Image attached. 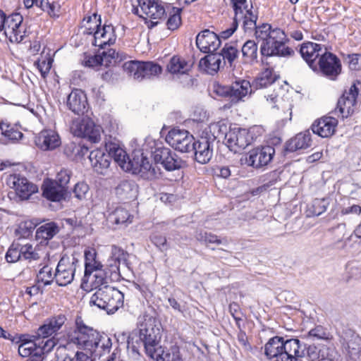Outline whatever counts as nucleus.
Instances as JSON below:
<instances>
[{
  "label": "nucleus",
  "mask_w": 361,
  "mask_h": 361,
  "mask_svg": "<svg viewBox=\"0 0 361 361\" xmlns=\"http://www.w3.org/2000/svg\"><path fill=\"white\" fill-rule=\"evenodd\" d=\"M167 71L172 74H180L185 78L186 82L183 86L191 85L192 84V78L187 72L190 71V67L188 62L178 56H173L171 58L167 64Z\"/></svg>",
  "instance_id": "obj_32"
},
{
  "label": "nucleus",
  "mask_w": 361,
  "mask_h": 361,
  "mask_svg": "<svg viewBox=\"0 0 361 361\" xmlns=\"http://www.w3.org/2000/svg\"><path fill=\"white\" fill-rule=\"evenodd\" d=\"M216 140L214 135L202 136L197 140H194L190 152H192L194 160L200 164H206L210 161L214 153V144Z\"/></svg>",
  "instance_id": "obj_14"
},
{
  "label": "nucleus",
  "mask_w": 361,
  "mask_h": 361,
  "mask_svg": "<svg viewBox=\"0 0 361 361\" xmlns=\"http://www.w3.org/2000/svg\"><path fill=\"white\" fill-rule=\"evenodd\" d=\"M20 242L14 240L6 253V260L8 263H15L21 259L20 253Z\"/></svg>",
  "instance_id": "obj_51"
},
{
  "label": "nucleus",
  "mask_w": 361,
  "mask_h": 361,
  "mask_svg": "<svg viewBox=\"0 0 361 361\" xmlns=\"http://www.w3.org/2000/svg\"><path fill=\"white\" fill-rule=\"evenodd\" d=\"M339 342L346 350L349 356L358 357L361 352V337L352 329L344 326L337 331Z\"/></svg>",
  "instance_id": "obj_17"
},
{
  "label": "nucleus",
  "mask_w": 361,
  "mask_h": 361,
  "mask_svg": "<svg viewBox=\"0 0 361 361\" xmlns=\"http://www.w3.org/2000/svg\"><path fill=\"white\" fill-rule=\"evenodd\" d=\"M124 67L128 73L138 81L157 75L162 71L161 66L152 61H133L126 63Z\"/></svg>",
  "instance_id": "obj_13"
},
{
  "label": "nucleus",
  "mask_w": 361,
  "mask_h": 361,
  "mask_svg": "<svg viewBox=\"0 0 361 361\" xmlns=\"http://www.w3.org/2000/svg\"><path fill=\"white\" fill-rule=\"evenodd\" d=\"M102 128L92 121H83L78 128V135L91 143H97L101 140Z\"/></svg>",
  "instance_id": "obj_30"
},
{
  "label": "nucleus",
  "mask_w": 361,
  "mask_h": 361,
  "mask_svg": "<svg viewBox=\"0 0 361 361\" xmlns=\"http://www.w3.org/2000/svg\"><path fill=\"white\" fill-rule=\"evenodd\" d=\"M250 87V82L246 80L236 81L231 86H224L218 85L214 90V92L221 97H228L232 104H237L247 93Z\"/></svg>",
  "instance_id": "obj_15"
},
{
  "label": "nucleus",
  "mask_w": 361,
  "mask_h": 361,
  "mask_svg": "<svg viewBox=\"0 0 361 361\" xmlns=\"http://www.w3.org/2000/svg\"><path fill=\"white\" fill-rule=\"evenodd\" d=\"M115 192L121 201L134 199L137 194V185L133 180H123L115 188Z\"/></svg>",
  "instance_id": "obj_33"
},
{
  "label": "nucleus",
  "mask_w": 361,
  "mask_h": 361,
  "mask_svg": "<svg viewBox=\"0 0 361 361\" xmlns=\"http://www.w3.org/2000/svg\"><path fill=\"white\" fill-rule=\"evenodd\" d=\"M315 72H319L323 76L331 80H336L342 72V65L340 59L334 53L324 47V51L318 62Z\"/></svg>",
  "instance_id": "obj_10"
},
{
  "label": "nucleus",
  "mask_w": 361,
  "mask_h": 361,
  "mask_svg": "<svg viewBox=\"0 0 361 361\" xmlns=\"http://www.w3.org/2000/svg\"><path fill=\"white\" fill-rule=\"evenodd\" d=\"M129 253L124 250L119 246L116 245H111V258L113 260V263H109L108 265L111 269V266H116L119 269L120 264H123L128 269H131V263L129 262ZM120 272V270H118Z\"/></svg>",
  "instance_id": "obj_38"
},
{
  "label": "nucleus",
  "mask_w": 361,
  "mask_h": 361,
  "mask_svg": "<svg viewBox=\"0 0 361 361\" xmlns=\"http://www.w3.org/2000/svg\"><path fill=\"white\" fill-rule=\"evenodd\" d=\"M199 61V68L207 73L214 75L225 66V61H222L221 55L217 52L207 53Z\"/></svg>",
  "instance_id": "obj_27"
},
{
  "label": "nucleus",
  "mask_w": 361,
  "mask_h": 361,
  "mask_svg": "<svg viewBox=\"0 0 361 361\" xmlns=\"http://www.w3.org/2000/svg\"><path fill=\"white\" fill-rule=\"evenodd\" d=\"M298 338L284 340L283 337L276 336L269 340L264 345V354L268 359L275 357L276 361H298L299 355ZM300 353H303L300 351Z\"/></svg>",
  "instance_id": "obj_2"
},
{
  "label": "nucleus",
  "mask_w": 361,
  "mask_h": 361,
  "mask_svg": "<svg viewBox=\"0 0 361 361\" xmlns=\"http://www.w3.org/2000/svg\"><path fill=\"white\" fill-rule=\"evenodd\" d=\"M111 158H114V161L124 170H126L127 163L128 161V158H130L126 152L122 149L119 148L116 151L113 155H111Z\"/></svg>",
  "instance_id": "obj_58"
},
{
  "label": "nucleus",
  "mask_w": 361,
  "mask_h": 361,
  "mask_svg": "<svg viewBox=\"0 0 361 361\" xmlns=\"http://www.w3.org/2000/svg\"><path fill=\"white\" fill-rule=\"evenodd\" d=\"M346 59L349 68L353 71L361 70V54H348Z\"/></svg>",
  "instance_id": "obj_64"
},
{
  "label": "nucleus",
  "mask_w": 361,
  "mask_h": 361,
  "mask_svg": "<svg viewBox=\"0 0 361 361\" xmlns=\"http://www.w3.org/2000/svg\"><path fill=\"white\" fill-rule=\"evenodd\" d=\"M243 18V28L245 32H251L253 30H255V27H257V20L258 18L257 15H255L252 13L251 10H247L246 14H242L238 16V19Z\"/></svg>",
  "instance_id": "obj_48"
},
{
  "label": "nucleus",
  "mask_w": 361,
  "mask_h": 361,
  "mask_svg": "<svg viewBox=\"0 0 361 361\" xmlns=\"http://www.w3.org/2000/svg\"><path fill=\"white\" fill-rule=\"evenodd\" d=\"M80 267L79 260L74 256L66 255L61 257L58 262L54 274L56 283L59 286H66L74 279L77 268Z\"/></svg>",
  "instance_id": "obj_11"
},
{
  "label": "nucleus",
  "mask_w": 361,
  "mask_h": 361,
  "mask_svg": "<svg viewBox=\"0 0 361 361\" xmlns=\"http://www.w3.org/2000/svg\"><path fill=\"white\" fill-rule=\"evenodd\" d=\"M329 204V200L328 198L314 199L307 210L309 212L308 216L312 215L318 216L321 215L326 211Z\"/></svg>",
  "instance_id": "obj_46"
},
{
  "label": "nucleus",
  "mask_w": 361,
  "mask_h": 361,
  "mask_svg": "<svg viewBox=\"0 0 361 361\" xmlns=\"http://www.w3.org/2000/svg\"><path fill=\"white\" fill-rule=\"evenodd\" d=\"M60 231L58 224L54 221L46 223L37 228L35 239L39 240L40 244H47Z\"/></svg>",
  "instance_id": "obj_35"
},
{
  "label": "nucleus",
  "mask_w": 361,
  "mask_h": 361,
  "mask_svg": "<svg viewBox=\"0 0 361 361\" xmlns=\"http://www.w3.org/2000/svg\"><path fill=\"white\" fill-rule=\"evenodd\" d=\"M37 147L43 151H51L61 145L59 134L52 130H43L35 140Z\"/></svg>",
  "instance_id": "obj_26"
},
{
  "label": "nucleus",
  "mask_w": 361,
  "mask_h": 361,
  "mask_svg": "<svg viewBox=\"0 0 361 361\" xmlns=\"http://www.w3.org/2000/svg\"><path fill=\"white\" fill-rule=\"evenodd\" d=\"M197 240L204 243L207 247H209V244H223L224 245L228 244L226 238L221 239L215 234L209 232H200L196 236Z\"/></svg>",
  "instance_id": "obj_45"
},
{
  "label": "nucleus",
  "mask_w": 361,
  "mask_h": 361,
  "mask_svg": "<svg viewBox=\"0 0 361 361\" xmlns=\"http://www.w3.org/2000/svg\"><path fill=\"white\" fill-rule=\"evenodd\" d=\"M241 53L242 63L252 66L258 63V45L254 40H247L241 48Z\"/></svg>",
  "instance_id": "obj_36"
},
{
  "label": "nucleus",
  "mask_w": 361,
  "mask_h": 361,
  "mask_svg": "<svg viewBox=\"0 0 361 361\" xmlns=\"http://www.w3.org/2000/svg\"><path fill=\"white\" fill-rule=\"evenodd\" d=\"M312 145L311 133L310 130L298 133L295 137L288 140L283 148V154L294 152L299 149H307Z\"/></svg>",
  "instance_id": "obj_28"
},
{
  "label": "nucleus",
  "mask_w": 361,
  "mask_h": 361,
  "mask_svg": "<svg viewBox=\"0 0 361 361\" xmlns=\"http://www.w3.org/2000/svg\"><path fill=\"white\" fill-rule=\"evenodd\" d=\"M165 140L176 150L183 153L190 152L195 138L188 130L173 128L169 131Z\"/></svg>",
  "instance_id": "obj_16"
},
{
  "label": "nucleus",
  "mask_w": 361,
  "mask_h": 361,
  "mask_svg": "<svg viewBox=\"0 0 361 361\" xmlns=\"http://www.w3.org/2000/svg\"><path fill=\"white\" fill-rule=\"evenodd\" d=\"M84 278H89L94 271L100 270L103 265L97 259V252L94 249L85 250Z\"/></svg>",
  "instance_id": "obj_39"
},
{
  "label": "nucleus",
  "mask_w": 361,
  "mask_h": 361,
  "mask_svg": "<svg viewBox=\"0 0 361 361\" xmlns=\"http://www.w3.org/2000/svg\"><path fill=\"white\" fill-rule=\"evenodd\" d=\"M289 41L285 32L279 27H275L268 32V37L262 42L260 53L262 56L287 57L294 54V51L286 46Z\"/></svg>",
  "instance_id": "obj_4"
},
{
  "label": "nucleus",
  "mask_w": 361,
  "mask_h": 361,
  "mask_svg": "<svg viewBox=\"0 0 361 361\" xmlns=\"http://www.w3.org/2000/svg\"><path fill=\"white\" fill-rule=\"evenodd\" d=\"M83 21L91 23L94 21V26L87 27V34L93 35L94 39L92 42L93 46L99 47V49H105L106 46H111L116 42L117 36L115 27L111 24H106V22L102 26V18L100 15L94 13L92 16H86Z\"/></svg>",
  "instance_id": "obj_5"
},
{
  "label": "nucleus",
  "mask_w": 361,
  "mask_h": 361,
  "mask_svg": "<svg viewBox=\"0 0 361 361\" xmlns=\"http://www.w3.org/2000/svg\"><path fill=\"white\" fill-rule=\"evenodd\" d=\"M319 360H329V361H337L338 360V352L334 345H322L319 348Z\"/></svg>",
  "instance_id": "obj_49"
},
{
  "label": "nucleus",
  "mask_w": 361,
  "mask_h": 361,
  "mask_svg": "<svg viewBox=\"0 0 361 361\" xmlns=\"http://www.w3.org/2000/svg\"><path fill=\"white\" fill-rule=\"evenodd\" d=\"M224 140L229 149L237 153L250 145L248 131L243 128H233L225 134Z\"/></svg>",
  "instance_id": "obj_19"
},
{
  "label": "nucleus",
  "mask_w": 361,
  "mask_h": 361,
  "mask_svg": "<svg viewBox=\"0 0 361 361\" xmlns=\"http://www.w3.org/2000/svg\"><path fill=\"white\" fill-rule=\"evenodd\" d=\"M219 54L222 61H225V66L228 63L230 68H235V61L238 57L239 51L234 45L226 43Z\"/></svg>",
  "instance_id": "obj_40"
},
{
  "label": "nucleus",
  "mask_w": 361,
  "mask_h": 361,
  "mask_svg": "<svg viewBox=\"0 0 361 361\" xmlns=\"http://www.w3.org/2000/svg\"><path fill=\"white\" fill-rule=\"evenodd\" d=\"M54 279L51 268L49 266H44L37 274V281L44 283V286L51 285Z\"/></svg>",
  "instance_id": "obj_55"
},
{
  "label": "nucleus",
  "mask_w": 361,
  "mask_h": 361,
  "mask_svg": "<svg viewBox=\"0 0 361 361\" xmlns=\"http://www.w3.org/2000/svg\"><path fill=\"white\" fill-rule=\"evenodd\" d=\"M338 120L332 116H324L314 121L311 126L313 133L327 138L331 137L336 132Z\"/></svg>",
  "instance_id": "obj_24"
},
{
  "label": "nucleus",
  "mask_w": 361,
  "mask_h": 361,
  "mask_svg": "<svg viewBox=\"0 0 361 361\" xmlns=\"http://www.w3.org/2000/svg\"><path fill=\"white\" fill-rule=\"evenodd\" d=\"M298 344L300 345L298 351H302L303 353V354H302L299 352V355L301 356L298 357V361H302V358L305 356L307 357L310 361H320L319 348L316 345H307L306 343H301L299 339Z\"/></svg>",
  "instance_id": "obj_41"
},
{
  "label": "nucleus",
  "mask_w": 361,
  "mask_h": 361,
  "mask_svg": "<svg viewBox=\"0 0 361 361\" xmlns=\"http://www.w3.org/2000/svg\"><path fill=\"white\" fill-rule=\"evenodd\" d=\"M271 25L268 23H263L255 27V35L257 39H261L262 42L268 37V32L272 31Z\"/></svg>",
  "instance_id": "obj_63"
},
{
  "label": "nucleus",
  "mask_w": 361,
  "mask_h": 361,
  "mask_svg": "<svg viewBox=\"0 0 361 361\" xmlns=\"http://www.w3.org/2000/svg\"><path fill=\"white\" fill-rule=\"evenodd\" d=\"M95 271L93 285L96 290L99 288L108 285L110 282L118 281L121 277L120 272L116 266H111V269L108 266L105 269L102 268L100 270Z\"/></svg>",
  "instance_id": "obj_31"
},
{
  "label": "nucleus",
  "mask_w": 361,
  "mask_h": 361,
  "mask_svg": "<svg viewBox=\"0 0 361 361\" xmlns=\"http://www.w3.org/2000/svg\"><path fill=\"white\" fill-rule=\"evenodd\" d=\"M23 22V17L20 13L14 12L8 16L6 15L3 35L11 43H20L28 36Z\"/></svg>",
  "instance_id": "obj_9"
},
{
  "label": "nucleus",
  "mask_w": 361,
  "mask_h": 361,
  "mask_svg": "<svg viewBox=\"0 0 361 361\" xmlns=\"http://www.w3.org/2000/svg\"><path fill=\"white\" fill-rule=\"evenodd\" d=\"M308 334L310 336L319 340L328 341L332 338V336L330 333L321 325L317 326L315 328L311 329Z\"/></svg>",
  "instance_id": "obj_56"
},
{
  "label": "nucleus",
  "mask_w": 361,
  "mask_h": 361,
  "mask_svg": "<svg viewBox=\"0 0 361 361\" xmlns=\"http://www.w3.org/2000/svg\"><path fill=\"white\" fill-rule=\"evenodd\" d=\"M275 152V148L271 145L254 148L248 152L245 158V163L255 169L261 168L271 162Z\"/></svg>",
  "instance_id": "obj_18"
},
{
  "label": "nucleus",
  "mask_w": 361,
  "mask_h": 361,
  "mask_svg": "<svg viewBox=\"0 0 361 361\" xmlns=\"http://www.w3.org/2000/svg\"><path fill=\"white\" fill-rule=\"evenodd\" d=\"M150 148L154 164H161L167 171L179 170L185 165V162L176 153L164 147L161 142L154 141Z\"/></svg>",
  "instance_id": "obj_7"
},
{
  "label": "nucleus",
  "mask_w": 361,
  "mask_h": 361,
  "mask_svg": "<svg viewBox=\"0 0 361 361\" xmlns=\"http://www.w3.org/2000/svg\"><path fill=\"white\" fill-rule=\"evenodd\" d=\"M283 171L280 169L274 170L262 176V180L266 182L269 187L274 185L276 183L281 180V174Z\"/></svg>",
  "instance_id": "obj_61"
},
{
  "label": "nucleus",
  "mask_w": 361,
  "mask_h": 361,
  "mask_svg": "<svg viewBox=\"0 0 361 361\" xmlns=\"http://www.w3.org/2000/svg\"><path fill=\"white\" fill-rule=\"evenodd\" d=\"M0 133L7 140L15 142L20 140L23 134L16 129L11 123L1 121L0 122Z\"/></svg>",
  "instance_id": "obj_42"
},
{
  "label": "nucleus",
  "mask_w": 361,
  "mask_h": 361,
  "mask_svg": "<svg viewBox=\"0 0 361 361\" xmlns=\"http://www.w3.org/2000/svg\"><path fill=\"white\" fill-rule=\"evenodd\" d=\"M279 78V75H277L273 69L266 68L260 72L258 75L250 83L249 89H262L266 88L268 86L274 83Z\"/></svg>",
  "instance_id": "obj_34"
},
{
  "label": "nucleus",
  "mask_w": 361,
  "mask_h": 361,
  "mask_svg": "<svg viewBox=\"0 0 361 361\" xmlns=\"http://www.w3.org/2000/svg\"><path fill=\"white\" fill-rule=\"evenodd\" d=\"M181 12L182 8L177 7H172L171 11H169V18L166 21L167 28L170 30H177L181 25Z\"/></svg>",
  "instance_id": "obj_47"
},
{
  "label": "nucleus",
  "mask_w": 361,
  "mask_h": 361,
  "mask_svg": "<svg viewBox=\"0 0 361 361\" xmlns=\"http://www.w3.org/2000/svg\"><path fill=\"white\" fill-rule=\"evenodd\" d=\"M68 108L76 115H84L88 109L86 94L78 89L71 91L67 97Z\"/></svg>",
  "instance_id": "obj_25"
},
{
  "label": "nucleus",
  "mask_w": 361,
  "mask_h": 361,
  "mask_svg": "<svg viewBox=\"0 0 361 361\" xmlns=\"http://www.w3.org/2000/svg\"><path fill=\"white\" fill-rule=\"evenodd\" d=\"M61 10L60 4L54 0L50 2H47L45 8H43V11L47 12L50 18H58L59 17V12Z\"/></svg>",
  "instance_id": "obj_59"
},
{
  "label": "nucleus",
  "mask_w": 361,
  "mask_h": 361,
  "mask_svg": "<svg viewBox=\"0 0 361 361\" xmlns=\"http://www.w3.org/2000/svg\"><path fill=\"white\" fill-rule=\"evenodd\" d=\"M106 56V53L104 51L101 54H97L94 56H86L82 64L85 67L94 68L102 64L104 59Z\"/></svg>",
  "instance_id": "obj_52"
},
{
  "label": "nucleus",
  "mask_w": 361,
  "mask_h": 361,
  "mask_svg": "<svg viewBox=\"0 0 361 361\" xmlns=\"http://www.w3.org/2000/svg\"><path fill=\"white\" fill-rule=\"evenodd\" d=\"M19 250L21 255V259L35 260L39 257L38 253L35 252L34 248L31 244L26 243L23 245L20 243Z\"/></svg>",
  "instance_id": "obj_53"
},
{
  "label": "nucleus",
  "mask_w": 361,
  "mask_h": 361,
  "mask_svg": "<svg viewBox=\"0 0 361 361\" xmlns=\"http://www.w3.org/2000/svg\"><path fill=\"white\" fill-rule=\"evenodd\" d=\"M41 223L42 221L38 219H28L20 222L15 230L16 240L20 242V240L28 239L32 237L35 228Z\"/></svg>",
  "instance_id": "obj_37"
},
{
  "label": "nucleus",
  "mask_w": 361,
  "mask_h": 361,
  "mask_svg": "<svg viewBox=\"0 0 361 361\" xmlns=\"http://www.w3.org/2000/svg\"><path fill=\"white\" fill-rule=\"evenodd\" d=\"M42 190L43 197L51 202H60L71 195L68 190L63 187L61 188L58 183H54L53 180L49 178L44 180Z\"/></svg>",
  "instance_id": "obj_23"
},
{
  "label": "nucleus",
  "mask_w": 361,
  "mask_h": 361,
  "mask_svg": "<svg viewBox=\"0 0 361 361\" xmlns=\"http://www.w3.org/2000/svg\"><path fill=\"white\" fill-rule=\"evenodd\" d=\"M124 295L117 288L106 285L97 288L91 296L90 304L95 305L107 314H114L123 305Z\"/></svg>",
  "instance_id": "obj_6"
},
{
  "label": "nucleus",
  "mask_w": 361,
  "mask_h": 361,
  "mask_svg": "<svg viewBox=\"0 0 361 361\" xmlns=\"http://www.w3.org/2000/svg\"><path fill=\"white\" fill-rule=\"evenodd\" d=\"M361 90V80H355L348 90H345L339 97L335 111H338L343 118H348L354 113L359 92Z\"/></svg>",
  "instance_id": "obj_12"
},
{
  "label": "nucleus",
  "mask_w": 361,
  "mask_h": 361,
  "mask_svg": "<svg viewBox=\"0 0 361 361\" xmlns=\"http://www.w3.org/2000/svg\"><path fill=\"white\" fill-rule=\"evenodd\" d=\"M324 46L320 44L306 42L301 44L300 54L302 59L307 62L308 66L313 70L317 69L315 60L322 55L324 51Z\"/></svg>",
  "instance_id": "obj_22"
},
{
  "label": "nucleus",
  "mask_w": 361,
  "mask_h": 361,
  "mask_svg": "<svg viewBox=\"0 0 361 361\" xmlns=\"http://www.w3.org/2000/svg\"><path fill=\"white\" fill-rule=\"evenodd\" d=\"M66 320L67 318L65 314H59L47 319L46 321L56 333L62 327Z\"/></svg>",
  "instance_id": "obj_57"
},
{
  "label": "nucleus",
  "mask_w": 361,
  "mask_h": 361,
  "mask_svg": "<svg viewBox=\"0 0 361 361\" xmlns=\"http://www.w3.org/2000/svg\"><path fill=\"white\" fill-rule=\"evenodd\" d=\"M127 171L140 176L145 180H153L160 174L159 169L153 166L142 149H136L132 152L126 166Z\"/></svg>",
  "instance_id": "obj_8"
},
{
  "label": "nucleus",
  "mask_w": 361,
  "mask_h": 361,
  "mask_svg": "<svg viewBox=\"0 0 361 361\" xmlns=\"http://www.w3.org/2000/svg\"><path fill=\"white\" fill-rule=\"evenodd\" d=\"M71 176L72 172L70 170L61 169L57 173L56 178L53 180V182L58 183L61 188L63 187L68 190V184L70 182Z\"/></svg>",
  "instance_id": "obj_54"
},
{
  "label": "nucleus",
  "mask_w": 361,
  "mask_h": 361,
  "mask_svg": "<svg viewBox=\"0 0 361 361\" xmlns=\"http://www.w3.org/2000/svg\"><path fill=\"white\" fill-rule=\"evenodd\" d=\"M8 184L15 189L16 194L22 200H27L32 194L38 191L37 186L30 182L25 177L20 174L11 175Z\"/></svg>",
  "instance_id": "obj_20"
},
{
  "label": "nucleus",
  "mask_w": 361,
  "mask_h": 361,
  "mask_svg": "<svg viewBox=\"0 0 361 361\" xmlns=\"http://www.w3.org/2000/svg\"><path fill=\"white\" fill-rule=\"evenodd\" d=\"M157 361H184L182 358L180 349L178 346H172L167 351H161L160 353L154 354V357Z\"/></svg>",
  "instance_id": "obj_43"
},
{
  "label": "nucleus",
  "mask_w": 361,
  "mask_h": 361,
  "mask_svg": "<svg viewBox=\"0 0 361 361\" xmlns=\"http://www.w3.org/2000/svg\"><path fill=\"white\" fill-rule=\"evenodd\" d=\"M89 189V185L83 181L77 183L73 190L74 197L80 200L85 199Z\"/></svg>",
  "instance_id": "obj_60"
},
{
  "label": "nucleus",
  "mask_w": 361,
  "mask_h": 361,
  "mask_svg": "<svg viewBox=\"0 0 361 361\" xmlns=\"http://www.w3.org/2000/svg\"><path fill=\"white\" fill-rule=\"evenodd\" d=\"M100 337L99 331L87 325L81 316L77 315L73 331L68 334V342L79 349L95 351L99 348Z\"/></svg>",
  "instance_id": "obj_1"
},
{
  "label": "nucleus",
  "mask_w": 361,
  "mask_h": 361,
  "mask_svg": "<svg viewBox=\"0 0 361 361\" xmlns=\"http://www.w3.org/2000/svg\"><path fill=\"white\" fill-rule=\"evenodd\" d=\"M221 44L219 36L209 29L201 31L196 37V46L203 53L216 51Z\"/></svg>",
  "instance_id": "obj_21"
},
{
  "label": "nucleus",
  "mask_w": 361,
  "mask_h": 361,
  "mask_svg": "<svg viewBox=\"0 0 361 361\" xmlns=\"http://www.w3.org/2000/svg\"><path fill=\"white\" fill-rule=\"evenodd\" d=\"M130 217L131 216L126 209L118 207L109 214L108 219L112 224H123L128 221L131 222Z\"/></svg>",
  "instance_id": "obj_44"
},
{
  "label": "nucleus",
  "mask_w": 361,
  "mask_h": 361,
  "mask_svg": "<svg viewBox=\"0 0 361 361\" xmlns=\"http://www.w3.org/2000/svg\"><path fill=\"white\" fill-rule=\"evenodd\" d=\"M143 12L153 19H161L166 13L164 6L157 1L151 6H144Z\"/></svg>",
  "instance_id": "obj_50"
},
{
  "label": "nucleus",
  "mask_w": 361,
  "mask_h": 361,
  "mask_svg": "<svg viewBox=\"0 0 361 361\" xmlns=\"http://www.w3.org/2000/svg\"><path fill=\"white\" fill-rule=\"evenodd\" d=\"M36 344H18V351L20 356L31 358L35 353Z\"/></svg>",
  "instance_id": "obj_62"
},
{
  "label": "nucleus",
  "mask_w": 361,
  "mask_h": 361,
  "mask_svg": "<svg viewBox=\"0 0 361 361\" xmlns=\"http://www.w3.org/2000/svg\"><path fill=\"white\" fill-rule=\"evenodd\" d=\"M156 323L154 317L145 315L138 326L139 341L142 343L146 354L150 357H154V354L164 351L161 347H157L161 335L160 329Z\"/></svg>",
  "instance_id": "obj_3"
},
{
  "label": "nucleus",
  "mask_w": 361,
  "mask_h": 361,
  "mask_svg": "<svg viewBox=\"0 0 361 361\" xmlns=\"http://www.w3.org/2000/svg\"><path fill=\"white\" fill-rule=\"evenodd\" d=\"M88 158L93 169L97 173L102 175L106 173L111 161L109 154H106L101 149H96L90 152Z\"/></svg>",
  "instance_id": "obj_29"
}]
</instances>
